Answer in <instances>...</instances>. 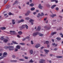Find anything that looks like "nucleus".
<instances>
[{"label":"nucleus","mask_w":63,"mask_h":63,"mask_svg":"<svg viewBox=\"0 0 63 63\" xmlns=\"http://www.w3.org/2000/svg\"><path fill=\"white\" fill-rule=\"evenodd\" d=\"M10 5L6 7V9H9V8H10Z\"/></svg>","instance_id":"37998d69"},{"label":"nucleus","mask_w":63,"mask_h":63,"mask_svg":"<svg viewBox=\"0 0 63 63\" xmlns=\"http://www.w3.org/2000/svg\"><path fill=\"white\" fill-rule=\"evenodd\" d=\"M18 50V49H17L16 48L15 49V51H17Z\"/></svg>","instance_id":"de8ad7c7"},{"label":"nucleus","mask_w":63,"mask_h":63,"mask_svg":"<svg viewBox=\"0 0 63 63\" xmlns=\"http://www.w3.org/2000/svg\"><path fill=\"white\" fill-rule=\"evenodd\" d=\"M26 39V38H24V39H22L23 41H24Z\"/></svg>","instance_id":"a18cd8bd"},{"label":"nucleus","mask_w":63,"mask_h":63,"mask_svg":"<svg viewBox=\"0 0 63 63\" xmlns=\"http://www.w3.org/2000/svg\"><path fill=\"white\" fill-rule=\"evenodd\" d=\"M9 16H11V15H14V14H12L10 12L9 13Z\"/></svg>","instance_id":"72a5a7b5"},{"label":"nucleus","mask_w":63,"mask_h":63,"mask_svg":"<svg viewBox=\"0 0 63 63\" xmlns=\"http://www.w3.org/2000/svg\"><path fill=\"white\" fill-rule=\"evenodd\" d=\"M25 59H28V57H25Z\"/></svg>","instance_id":"49530a36"},{"label":"nucleus","mask_w":63,"mask_h":63,"mask_svg":"<svg viewBox=\"0 0 63 63\" xmlns=\"http://www.w3.org/2000/svg\"><path fill=\"white\" fill-rule=\"evenodd\" d=\"M41 61H39V63H43V62H45L46 61L45 60L43 59H41L40 60Z\"/></svg>","instance_id":"39448f33"},{"label":"nucleus","mask_w":63,"mask_h":63,"mask_svg":"<svg viewBox=\"0 0 63 63\" xmlns=\"http://www.w3.org/2000/svg\"><path fill=\"white\" fill-rule=\"evenodd\" d=\"M8 0H5L4 1V4H6V3H7V2H8Z\"/></svg>","instance_id":"4be33fe9"},{"label":"nucleus","mask_w":63,"mask_h":63,"mask_svg":"<svg viewBox=\"0 0 63 63\" xmlns=\"http://www.w3.org/2000/svg\"><path fill=\"white\" fill-rule=\"evenodd\" d=\"M44 51L46 52H48L49 51V50H47L46 49H45L44 50Z\"/></svg>","instance_id":"393cba45"},{"label":"nucleus","mask_w":63,"mask_h":63,"mask_svg":"<svg viewBox=\"0 0 63 63\" xmlns=\"http://www.w3.org/2000/svg\"><path fill=\"white\" fill-rule=\"evenodd\" d=\"M56 5H53L51 7V8L52 9H54V7H56Z\"/></svg>","instance_id":"aec40b11"},{"label":"nucleus","mask_w":63,"mask_h":63,"mask_svg":"<svg viewBox=\"0 0 63 63\" xmlns=\"http://www.w3.org/2000/svg\"><path fill=\"white\" fill-rule=\"evenodd\" d=\"M57 58H62L63 57L61 56H57Z\"/></svg>","instance_id":"4c0bfd02"},{"label":"nucleus","mask_w":63,"mask_h":63,"mask_svg":"<svg viewBox=\"0 0 63 63\" xmlns=\"http://www.w3.org/2000/svg\"><path fill=\"white\" fill-rule=\"evenodd\" d=\"M40 16H41V15H40V13H39L38 14V15L37 16V17L38 18H39V17H40Z\"/></svg>","instance_id":"7c9ffc66"},{"label":"nucleus","mask_w":63,"mask_h":63,"mask_svg":"<svg viewBox=\"0 0 63 63\" xmlns=\"http://www.w3.org/2000/svg\"><path fill=\"white\" fill-rule=\"evenodd\" d=\"M12 57L13 58H16V56L15 55H13Z\"/></svg>","instance_id":"79ce46f5"},{"label":"nucleus","mask_w":63,"mask_h":63,"mask_svg":"<svg viewBox=\"0 0 63 63\" xmlns=\"http://www.w3.org/2000/svg\"><path fill=\"white\" fill-rule=\"evenodd\" d=\"M50 16L51 17H52L53 18V17H54V16H56V14H53L52 15H51Z\"/></svg>","instance_id":"f8f14e48"},{"label":"nucleus","mask_w":63,"mask_h":63,"mask_svg":"<svg viewBox=\"0 0 63 63\" xmlns=\"http://www.w3.org/2000/svg\"><path fill=\"white\" fill-rule=\"evenodd\" d=\"M38 7L40 9H43V7L42 6L41 4H39Z\"/></svg>","instance_id":"9b49d317"},{"label":"nucleus","mask_w":63,"mask_h":63,"mask_svg":"<svg viewBox=\"0 0 63 63\" xmlns=\"http://www.w3.org/2000/svg\"><path fill=\"white\" fill-rule=\"evenodd\" d=\"M47 5L48 7H50V5H49V4H47Z\"/></svg>","instance_id":"680f3d73"},{"label":"nucleus","mask_w":63,"mask_h":63,"mask_svg":"<svg viewBox=\"0 0 63 63\" xmlns=\"http://www.w3.org/2000/svg\"><path fill=\"white\" fill-rule=\"evenodd\" d=\"M52 46H55V47H57V44H55V43H53L52 44Z\"/></svg>","instance_id":"f3484780"},{"label":"nucleus","mask_w":63,"mask_h":63,"mask_svg":"<svg viewBox=\"0 0 63 63\" xmlns=\"http://www.w3.org/2000/svg\"><path fill=\"white\" fill-rule=\"evenodd\" d=\"M40 44H36L35 46V47L36 48H38L39 47H40Z\"/></svg>","instance_id":"1a4fd4ad"},{"label":"nucleus","mask_w":63,"mask_h":63,"mask_svg":"<svg viewBox=\"0 0 63 63\" xmlns=\"http://www.w3.org/2000/svg\"><path fill=\"white\" fill-rule=\"evenodd\" d=\"M60 35H63V34H62V33L60 32Z\"/></svg>","instance_id":"4d7b16f0"},{"label":"nucleus","mask_w":63,"mask_h":63,"mask_svg":"<svg viewBox=\"0 0 63 63\" xmlns=\"http://www.w3.org/2000/svg\"><path fill=\"white\" fill-rule=\"evenodd\" d=\"M38 34H39V36H43V35H44L43 34H42L41 33H38V32H36V33H34L33 34V36L35 37V36H36L37 35H38Z\"/></svg>","instance_id":"f03ea898"},{"label":"nucleus","mask_w":63,"mask_h":63,"mask_svg":"<svg viewBox=\"0 0 63 63\" xmlns=\"http://www.w3.org/2000/svg\"><path fill=\"white\" fill-rule=\"evenodd\" d=\"M35 8L34 7H32V8H31V11H34L35 10Z\"/></svg>","instance_id":"bb28decb"},{"label":"nucleus","mask_w":63,"mask_h":63,"mask_svg":"<svg viewBox=\"0 0 63 63\" xmlns=\"http://www.w3.org/2000/svg\"><path fill=\"white\" fill-rule=\"evenodd\" d=\"M10 62H17V61H16V60H11V61H10Z\"/></svg>","instance_id":"6ab92c4d"},{"label":"nucleus","mask_w":63,"mask_h":63,"mask_svg":"<svg viewBox=\"0 0 63 63\" xmlns=\"http://www.w3.org/2000/svg\"><path fill=\"white\" fill-rule=\"evenodd\" d=\"M8 39H5L3 41L4 42H5V43H7V42H8Z\"/></svg>","instance_id":"412c9836"},{"label":"nucleus","mask_w":63,"mask_h":63,"mask_svg":"<svg viewBox=\"0 0 63 63\" xmlns=\"http://www.w3.org/2000/svg\"><path fill=\"white\" fill-rule=\"evenodd\" d=\"M16 3H17V1L16 0L15 1V3H14L13 4V5H14L15 4H16Z\"/></svg>","instance_id":"a878e982"},{"label":"nucleus","mask_w":63,"mask_h":63,"mask_svg":"<svg viewBox=\"0 0 63 63\" xmlns=\"http://www.w3.org/2000/svg\"><path fill=\"white\" fill-rule=\"evenodd\" d=\"M34 21V20H33V19H31L30 20V22L32 23L31 24L32 25H33V22Z\"/></svg>","instance_id":"423d86ee"},{"label":"nucleus","mask_w":63,"mask_h":63,"mask_svg":"<svg viewBox=\"0 0 63 63\" xmlns=\"http://www.w3.org/2000/svg\"><path fill=\"white\" fill-rule=\"evenodd\" d=\"M51 2H55L56 3H58V1L57 0H51Z\"/></svg>","instance_id":"ddd939ff"},{"label":"nucleus","mask_w":63,"mask_h":63,"mask_svg":"<svg viewBox=\"0 0 63 63\" xmlns=\"http://www.w3.org/2000/svg\"><path fill=\"white\" fill-rule=\"evenodd\" d=\"M54 50H57V48H55L54 49Z\"/></svg>","instance_id":"5fc2aeb1"},{"label":"nucleus","mask_w":63,"mask_h":63,"mask_svg":"<svg viewBox=\"0 0 63 63\" xmlns=\"http://www.w3.org/2000/svg\"><path fill=\"white\" fill-rule=\"evenodd\" d=\"M40 16H44V13H43L42 12L41 13V15Z\"/></svg>","instance_id":"ea45409f"},{"label":"nucleus","mask_w":63,"mask_h":63,"mask_svg":"<svg viewBox=\"0 0 63 63\" xmlns=\"http://www.w3.org/2000/svg\"><path fill=\"white\" fill-rule=\"evenodd\" d=\"M2 53H0V56H2Z\"/></svg>","instance_id":"338daca9"},{"label":"nucleus","mask_w":63,"mask_h":63,"mask_svg":"<svg viewBox=\"0 0 63 63\" xmlns=\"http://www.w3.org/2000/svg\"><path fill=\"white\" fill-rule=\"evenodd\" d=\"M25 27H26V29H28V26L27 25H23L22 26H20V30H22V29L23 28H24Z\"/></svg>","instance_id":"7ed1b4c3"},{"label":"nucleus","mask_w":63,"mask_h":63,"mask_svg":"<svg viewBox=\"0 0 63 63\" xmlns=\"http://www.w3.org/2000/svg\"><path fill=\"white\" fill-rule=\"evenodd\" d=\"M19 60L20 61H24V60L23 59H20Z\"/></svg>","instance_id":"c03bdc74"},{"label":"nucleus","mask_w":63,"mask_h":63,"mask_svg":"<svg viewBox=\"0 0 63 63\" xmlns=\"http://www.w3.org/2000/svg\"><path fill=\"white\" fill-rule=\"evenodd\" d=\"M44 48V47H41V49H43V48Z\"/></svg>","instance_id":"13d9d810"},{"label":"nucleus","mask_w":63,"mask_h":63,"mask_svg":"<svg viewBox=\"0 0 63 63\" xmlns=\"http://www.w3.org/2000/svg\"><path fill=\"white\" fill-rule=\"evenodd\" d=\"M4 36H2L1 37L0 39L1 41H2L3 40H4Z\"/></svg>","instance_id":"c756f323"},{"label":"nucleus","mask_w":63,"mask_h":63,"mask_svg":"<svg viewBox=\"0 0 63 63\" xmlns=\"http://www.w3.org/2000/svg\"><path fill=\"white\" fill-rule=\"evenodd\" d=\"M30 3H32V0H30Z\"/></svg>","instance_id":"69168bd1"},{"label":"nucleus","mask_w":63,"mask_h":63,"mask_svg":"<svg viewBox=\"0 0 63 63\" xmlns=\"http://www.w3.org/2000/svg\"><path fill=\"white\" fill-rule=\"evenodd\" d=\"M58 9H59V8H58V7H57L56 8V11H58Z\"/></svg>","instance_id":"09e8293b"},{"label":"nucleus","mask_w":63,"mask_h":63,"mask_svg":"<svg viewBox=\"0 0 63 63\" xmlns=\"http://www.w3.org/2000/svg\"><path fill=\"white\" fill-rule=\"evenodd\" d=\"M26 38V39H29V36H27Z\"/></svg>","instance_id":"3c124183"},{"label":"nucleus","mask_w":63,"mask_h":63,"mask_svg":"<svg viewBox=\"0 0 63 63\" xmlns=\"http://www.w3.org/2000/svg\"><path fill=\"white\" fill-rule=\"evenodd\" d=\"M41 30V27L38 26V28L36 30V31H40Z\"/></svg>","instance_id":"9d476101"},{"label":"nucleus","mask_w":63,"mask_h":63,"mask_svg":"<svg viewBox=\"0 0 63 63\" xmlns=\"http://www.w3.org/2000/svg\"><path fill=\"white\" fill-rule=\"evenodd\" d=\"M30 13V12L29 11H27V13L25 14V16H27L28 15H29V14Z\"/></svg>","instance_id":"0eeeda50"},{"label":"nucleus","mask_w":63,"mask_h":63,"mask_svg":"<svg viewBox=\"0 0 63 63\" xmlns=\"http://www.w3.org/2000/svg\"><path fill=\"white\" fill-rule=\"evenodd\" d=\"M4 58V57L3 56H1V57H0V59H2V58Z\"/></svg>","instance_id":"864d4df0"},{"label":"nucleus","mask_w":63,"mask_h":63,"mask_svg":"<svg viewBox=\"0 0 63 63\" xmlns=\"http://www.w3.org/2000/svg\"><path fill=\"white\" fill-rule=\"evenodd\" d=\"M7 54V53L6 52H4L3 54V57H5V55H6Z\"/></svg>","instance_id":"dca6fc26"},{"label":"nucleus","mask_w":63,"mask_h":63,"mask_svg":"<svg viewBox=\"0 0 63 63\" xmlns=\"http://www.w3.org/2000/svg\"><path fill=\"white\" fill-rule=\"evenodd\" d=\"M10 32L11 35H13V33L14 34H16V32L15 31H10Z\"/></svg>","instance_id":"20e7f679"},{"label":"nucleus","mask_w":63,"mask_h":63,"mask_svg":"<svg viewBox=\"0 0 63 63\" xmlns=\"http://www.w3.org/2000/svg\"><path fill=\"white\" fill-rule=\"evenodd\" d=\"M44 20L46 21L47 20V18H44Z\"/></svg>","instance_id":"774afa93"},{"label":"nucleus","mask_w":63,"mask_h":63,"mask_svg":"<svg viewBox=\"0 0 63 63\" xmlns=\"http://www.w3.org/2000/svg\"><path fill=\"white\" fill-rule=\"evenodd\" d=\"M46 23H48V20H47L46 21Z\"/></svg>","instance_id":"052dcab7"},{"label":"nucleus","mask_w":63,"mask_h":63,"mask_svg":"<svg viewBox=\"0 0 63 63\" xmlns=\"http://www.w3.org/2000/svg\"><path fill=\"white\" fill-rule=\"evenodd\" d=\"M30 52L31 54H32L33 53V50H31L30 51Z\"/></svg>","instance_id":"cd10ccee"},{"label":"nucleus","mask_w":63,"mask_h":63,"mask_svg":"<svg viewBox=\"0 0 63 63\" xmlns=\"http://www.w3.org/2000/svg\"><path fill=\"white\" fill-rule=\"evenodd\" d=\"M58 40H61V38L59 37H57L56 38Z\"/></svg>","instance_id":"e433bc0d"},{"label":"nucleus","mask_w":63,"mask_h":63,"mask_svg":"<svg viewBox=\"0 0 63 63\" xmlns=\"http://www.w3.org/2000/svg\"><path fill=\"white\" fill-rule=\"evenodd\" d=\"M20 46L17 45L16 47V48L18 49H20Z\"/></svg>","instance_id":"b1692460"},{"label":"nucleus","mask_w":63,"mask_h":63,"mask_svg":"<svg viewBox=\"0 0 63 63\" xmlns=\"http://www.w3.org/2000/svg\"><path fill=\"white\" fill-rule=\"evenodd\" d=\"M12 43L14 44H16L17 45L18 44V43H16V42H15L14 41H12Z\"/></svg>","instance_id":"5701e85b"},{"label":"nucleus","mask_w":63,"mask_h":63,"mask_svg":"<svg viewBox=\"0 0 63 63\" xmlns=\"http://www.w3.org/2000/svg\"><path fill=\"white\" fill-rule=\"evenodd\" d=\"M56 32H52L51 34V36H53V35H54V34H56Z\"/></svg>","instance_id":"2eb2a0df"},{"label":"nucleus","mask_w":63,"mask_h":63,"mask_svg":"<svg viewBox=\"0 0 63 63\" xmlns=\"http://www.w3.org/2000/svg\"><path fill=\"white\" fill-rule=\"evenodd\" d=\"M14 47L13 46H5L4 47V48H5V49H7V48H9V50L10 51L13 50L14 49V48H13Z\"/></svg>","instance_id":"f257e3e1"},{"label":"nucleus","mask_w":63,"mask_h":63,"mask_svg":"<svg viewBox=\"0 0 63 63\" xmlns=\"http://www.w3.org/2000/svg\"><path fill=\"white\" fill-rule=\"evenodd\" d=\"M50 27H51V26H50V27H47V26H46L45 27V29H47V30H48V29H50Z\"/></svg>","instance_id":"6e6552de"},{"label":"nucleus","mask_w":63,"mask_h":63,"mask_svg":"<svg viewBox=\"0 0 63 63\" xmlns=\"http://www.w3.org/2000/svg\"><path fill=\"white\" fill-rule=\"evenodd\" d=\"M25 19L26 20H29V17H26L25 18Z\"/></svg>","instance_id":"2f4dec72"},{"label":"nucleus","mask_w":63,"mask_h":63,"mask_svg":"<svg viewBox=\"0 0 63 63\" xmlns=\"http://www.w3.org/2000/svg\"><path fill=\"white\" fill-rule=\"evenodd\" d=\"M52 41L53 42H54V39H52Z\"/></svg>","instance_id":"0e129e2a"},{"label":"nucleus","mask_w":63,"mask_h":63,"mask_svg":"<svg viewBox=\"0 0 63 63\" xmlns=\"http://www.w3.org/2000/svg\"><path fill=\"white\" fill-rule=\"evenodd\" d=\"M17 36L18 37V38H20V36H19V35H17Z\"/></svg>","instance_id":"603ef678"},{"label":"nucleus","mask_w":63,"mask_h":63,"mask_svg":"<svg viewBox=\"0 0 63 63\" xmlns=\"http://www.w3.org/2000/svg\"><path fill=\"white\" fill-rule=\"evenodd\" d=\"M7 45L8 46H10V45H11V44H10L9 43Z\"/></svg>","instance_id":"6e6d98bb"},{"label":"nucleus","mask_w":63,"mask_h":63,"mask_svg":"<svg viewBox=\"0 0 63 63\" xmlns=\"http://www.w3.org/2000/svg\"><path fill=\"white\" fill-rule=\"evenodd\" d=\"M20 45H25V43H20L19 44Z\"/></svg>","instance_id":"473e14b6"},{"label":"nucleus","mask_w":63,"mask_h":63,"mask_svg":"<svg viewBox=\"0 0 63 63\" xmlns=\"http://www.w3.org/2000/svg\"><path fill=\"white\" fill-rule=\"evenodd\" d=\"M15 23H15V22H12L13 24H15Z\"/></svg>","instance_id":"8fccbe9b"},{"label":"nucleus","mask_w":63,"mask_h":63,"mask_svg":"<svg viewBox=\"0 0 63 63\" xmlns=\"http://www.w3.org/2000/svg\"><path fill=\"white\" fill-rule=\"evenodd\" d=\"M46 44H49V41H46Z\"/></svg>","instance_id":"58836bf2"},{"label":"nucleus","mask_w":63,"mask_h":63,"mask_svg":"<svg viewBox=\"0 0 63 63\" xmlns=\"http://www.w3.org/2000/svg\"><path fill=\"white\" fill-rule=\"evenodd\" d=\"M24 21L22 19L21 20L19 21L18 22V23H19V22H23Z\"/></svg>","instance_id":"c85d7f7f"},{"label":"nucleus","mask_w":63,"mask_h":63,"mask_svg":"<svg viewBox=\"0 0 63 63\" xmlns=\"http://www.w3.org/2000/svg\"><path fill=\"white\" fill-rule=\"evenodd\" d=\"M18 33L19 35H21L22 34V32L21 31H20L18 32Z\"/></svg>","instance_id":"a211bd4d"},{"label":"nucleus","mask_w":63,"mask_h":63,"mask_svg":"<svg viewBox=\"0 0 63 63\" xmlns=\"http://www.w3.org/2000/svg\"><path fill=\"white\" fill-rule=\"evenodd\" d=\"M27 4L28 5H29V2H28L27 3Z\"/></svg>","instance_id":"e2e57ef3"},{"label":"nucleus","mask_w":63,"mask_h":63,"mask_svg":"<svg viewBox=\"0 0 63 63\" xmlns=\"http://www.w3.org/2000/svg\"><path fill=\"white\" fill-rule=\"evenodd\" d=\"M30 63H33V61H32V60L31 59L30 61Z\"/></svg>","instance_id":"a19ab883"},{"label":"nucleus","mask_w":63,"mask_h":63,"mask_svg":"<svg viewBox=\"0 0 63 63\" xmlns=\"http://www.w3.org/2000/svg\"><path fill=\"white\" fill-rule=\"evenodd\" d=\"M0 29H1V30H5L6 29V28L5 27H1L0 28Z\"/></svg>","instance_id":"4468645a"},{"label":"nucleus","mask_w":63,"mask_h":63,"mask_svg":"<svg viewBox=\"0 0 63 63\" xmlns=\"http://www.w3.org/2000/svg\"><path fill=\"white\" fill-rule=\"evenodd\" d=\"M62 29V28L61 27H60L59 29H57V30H61Z\"/></svg>","instance_id":"f704fd0d"},{"label":"nucleus","mask_w":63,"mask_h":63,"mask_svg":"<svg viewBox=\"0 0 63 63\" xmlns=\"http://www.w3.org/2000/svg\"><path fill=\"white\" fill-rule=\"evenodd\" d=\"M30 6H31V7H33L34 6V4L33 3H31L30 5Z\"/></svg>","instance_id":"c9c22d12"},{"label":"nucleus","mask_w":63,"mask_h":63,"mask_svg":"<svg viewBox=\"0 0 63 63\" xmlns=\"http://www.w3.org/2000/svg\"><path fill=\"white\" fill-rule=\"evenodd\" d=\"M31 44H32V45H33V44H34L33 42V41H31Z\"/></svg>","instance_id":"bf43d9fd"}]
</instances>
